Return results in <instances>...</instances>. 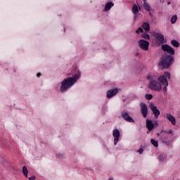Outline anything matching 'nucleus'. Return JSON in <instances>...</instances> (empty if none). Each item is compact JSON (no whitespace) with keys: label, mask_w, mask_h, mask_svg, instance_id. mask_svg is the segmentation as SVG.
Instances as JSON below:
<instances>
[{"label":"nucleus","mask_w":180,"mask_h":180,"mask_svg":"<svg viewBox=\"0 0 180 180\" xmlns=\"http://www.w3.org/2000/svg\"><path fill=\"white\" fill-rule=\"evenodd\" d=\"M68 75H71V73H69Z\"/></svg>","instance_id":"e433bc0d"},{"label":"nucleus","mask_w":180,"mask_h":180,"mask_svg":"<svg viewBox=\"0 0 180 180\" xmlns=\"http://www.w3.org/2000/svg\"><path fill=\"white\" fill-rule=\"evenodd\" d=\"M143 151H144V150L143 149V146H141L139 150H137V153H139V154H143Z\"/></svg>","instance_id":"bb28decb"},{"label":"nucleus","mask_w":180,"mask_h":180,"mask_svg":"<svg viewBox=\"0 0 180 180\" xmlns=\"http://www.w3.org/2000/svg\"><path fill=\"white\" fill-rule=\"evenodd\" d=\"M121 117L125 120V122H128L129 123H134V120L133 117L129 115V112L127 111H123L121 112Z\"/></svg>","instance_id":"423d86ee"},{"label":"nucleus","mask_w":180,"mask_h":180,"mask_svg":"<svg viewBox=\"0 0 180 180\" xmlns=\"http://www.w3.org/2000/svg\"><path fill=\"white\" fill-rule=\"evenodd\" d=\"M142 29L145 30L146 32L150 31V23L143 22L142 25Z\"/></svg>","instance_id":"a211bd4d"},{"label":"nucleus","mask_w":180,"mask_h":180,"mask_svg":"<svg viewBox=\"0 0 180 180\" xmlns=\"http://www.w3.org/2000/svg\"><path fill=\"white\" fill-rule=\"evenodd\" d=\"M58 158H63V154H58L57 155Z\"/></svg>","instance_id":"c85d7f7f"},{"label":"nucleus","mask_w":180,"mask_h":180,"mask_svg":"<svg viewBox=\"0 0 180 180\" xmlns=\"http://www.w3.org/2000/svg\"><path fill=\"white\" fill-rule=\"evenodd\" d=\"M117 92H118L117 89H113L109 90L107 92V98H108V99L110 98H113V96L117 94Z\"/></svg>","instance_id":"9b49d317"},{"label":"nucleus","mask_w":180,"mask_h":180,"mask_svg":"<svg viewBox=\"0 0 180 180\" xmlns=\"http://www.w3.org/2000/svg\"><path fill=\"white\" fill-rule=\"evenodd\" d=\"M165 160H167V156H165V155H159V160L160 162H164Z\"/></svg>","instance_id":"412c9836"},{"label":"nucleus","mask_w":180,"mask_h":180,"mask_svg":"<svg viewBox=\"0 0 180 180\" xmlns=\"http://www.w3.org/2000/svg\"><path fill=\"white\" fill-rule=\"evenodd\" d=\"M143 8L145 11H147L148 12H150L151 11V6L148 3H147V1L143 0Z\"/></svg>","instance_id":"dca6fc26"},{"label":"nucleus","mask_w":180,"mask_h":180,"mask_svg":"<svg viewBox=\"0 0 180 180\" xmlns=\"http://www.w3.org/2000/svg\"><path fill=\"white\" fill-rule=\"evenodd\" d=\"M162 50H163V51H166L170 55H163L160 58L158 65L162 68V70L169 68V67L174 64V61H175L174 56H172L175 54V49L168 44H163L162 45Z\"/></svg>","instance_id":"f257e3e1"},{"label":"nucleus","mask_w":180,"mask_h":180,"mask_svg":"<svg viewBox=\"0 0 180 180\" xmlns=\"http://www.w3.org/2000/svg\"><path fill=\"white\" fill-rule=\"evenodd\" d=\"M22 174L25 176V178H27V174H29V170H27V167H26V166H23L22 167Z\"/></svg>","instance_id":"6ab92c4d"},{"label":"nucleus","mask_w":180,"mask_h":180,"mask_svg":"<svg viewBox=\"0 0 180 180\" xmlns=\"http://www.w3.org/2000/svg\"><path fill=\"white\" fill-rule=\"evenodd\" d=\"M143 30L141 27H139L137 29V30L135 32L137 34H139V33H143Z\"/></svg>","instance_id":"a878e982"},{"label":"nucleus","mask_w":180,"mask_h":180,"mask_svg":"<svg viewBox=\"0 0 180 180\" xmlns=\"http://www.w3.org/2000/svg\"><path fill=\"white\" fill-rule=\"evenodd\" d=\"M168 79H171V75L168 72H165L164 75L159 76L158 78V81L161 83V85H164L163 92H167V86H168Z\"/></svg>","instance_id":"20e7f679"},{"label":"nucleus","mask_w":180,"mask_h":180,"mask_svg":"<svg viewBox=\"0 0 180 180\" xmlns=\"http://www.w3.org/2000/svg\"><path fill=\"white\" fill-rule=\"evenodd\" d=\"M171 44H172L174 47H179V42L175 39L171 41Z\"/></svg>","instance_id":"aec40b11"},{"label":"nucleus","mask_w":180,"mask_h":180,"mask_svg":"<svg viewBox=\"0 0 180 180\" xmlns=\"http://www.w3.org/2000/svg\"><path fill=\"white\" fill-rule=\"evenodd\" d=\"M150 143L154 147H158V141H155L154 139H150Z\"/></svg>","instance_id":"5701e85b"},{"label":"nucleus","mask_w":180,"mask_h":180,"mask_svg":"<svg viewBox=\"0 0 180 180\" xmlns=\"http://www.w3.org/2000/svg\"><path fill=\"white\" fill-rule=\"evenodd\" d=\"M151 131H150V129H148V131H147V134H148Z\"/></svg>","instance_id":"f704fd0d"},{"label":"nucleus","mask_w":180,"mask_h":180,"mask_svg":"<svg viewBox=\"0 0 180 180\" xmlns=\"http://www.w3.org/2000/svg\"><path fill=\"white\" fill-rule=\"evenodd\" d=\"M151 110H152L153 115H155V119H158V116H160V114L161 112H160V110H158V108H157V106L152 105Z\"/></svg>","instance_id":"f8f14e48"},{"label":"nucleus","mask_w":180,"mask_h":180,"mask_svg":"<svg viewBox=\"0 0 180 180\" xmlns=\"http://www.w3.org/2000/svg\"><path fill=\"white\" fill-rule=\"evenodd\" d=\"M158 136H160V134H158Z\"/></svg>","instance_id":"58836bf2"},{"label":"nucleus","mask_w":180,"mask_h":180,"mask_svg":"<svg viewBox=\"0 0 180 180\" xmlns=\"http://www.w3.org/2000/svg\"><path fill=\"white\" fill-rule=\"evenodd\" d=\"M154 124L155 126H158V122H155Z\"/></svg>","instance_id":"473e14b6"},{"label":"nucleus","mask_w":180,"mask_h":180,"mask_svg":"<svg viewBox=\"0 0 180 180\" xmlns=\"http://www.w3.org/2000/svg\"><path fill=\"white\" fill-rule=\"evenodd\" d=\"M41 73H38L37 75V77H41Z\"/></svg>","instance_id":"2f4dec72"},{"label":"nucleus","mask_w":180,"mask_h":180,"mask_svg":"<svg viewBox=\"0 0 180 180\" xmlns=\"http://www.w3.org/2000/svg\"><path fill=\"white\" fill-rule=\"evenodd\" d=\"M160 141L163 143V144H166V146L169 145V141H168V136L167 134H164V131H162L160 133Z\"/></svg>","instance_id":"1a4fd4ad"},{"label":"nucleus","mask_w":180,"mask_h":180,"mask_svg":"<svg viewBox=\"0 0 180 180\" xmlns=\"http://www.w3.org/2000/svg\"><path fill=\"white\" fill-rule=\"evenodd\" d=\"M141 36L143 39H146V40H150V34H148L147 32L142 34Z\"/></svg>","instance_id":"b1692460"},{"label":"nucleus","mask_w":180,"mask_h":180,"mask_svg":"<svg viewBox=\"0 0 180 180\" xmlns=\"http://www.w3.org/2000/svg\"><path fill=\"white\" fill-rule=\"evenodd\" d=\"M171 4V1L167 2V5H170Z\"/></svg>","instance_id":"c9c22d12"},{"label":"nucleus","mask_w":180,"mask_h":180,"mask_svg":"<svg viewBox=\"0 0 180 180\" xmlns=\"http://www.w3.org/2000/svg\"><path fill=\"white\" fill-rule=\"evenodd\" d=\"M28 179L29 180H34V179H36V176H33L29 177Z\"/></svg>","instance_id":"c756f323"},{"label":"nucleus","mask_w":180,"mask_h":180,"mask_svg":"<svg viewBox=\"0 0 180 180\" xmlns=\"http://www.w3.org/2000/svg\"><path fill=\"white\" fill-rule=\"evenodd\" d=\"M139 11H141V8L139 6V4H134L132 6V13L137 15Z\"/></svg>","instance_id":"2eb2a0df"},{"label":"nucleus","mask_w":180,"mask_h":180,"mask_svg":"<svg viewBox=\"0 0 180 180\" xmlns=\"http://www.w3.org/2000/svg\"><path fill=\"white\" fill-rule=\"evenodd\" d=\"M154 36L155 39H158V43H160V44H164V43H165V37L162 34L158 32L155 33Z\"/></svg>","instance_id":"9d476101"},{"label":"nucleus","mask_w":180,"mask_h":180,"mask_svg":"<svg viewBox=\"0 0 180 180\" xmlns=\"http://www.w3.org/2000/svg\"><path fill=\"white\" fill-rule=\"evenodd\" d=\"M134 20H136L137 19V14H134Z\"/></svg>","instance_id":"7c9ffc66"},{"label":"nucleus","mask_w":180,"mask_h":180,"mask_svg":"<svg viewBox=\"0 0 180 180\" xmlns=\"http://www.w3.org/2000/svg\"><path fill=\"white\" fill-rule=\"evenodd\" d=\"M146 79L150 80L148 88L152 91H158L160 92V91L162 89V85L161 83L157 82L155 79H153V76H151V75H148Z\"/></svg>","instance_id":"7ed1b4c3"},{"label":"nucleus","mask_w":180,"mask_h":180,"mask_svg":"<svg viewBox=\"0 0 180 180\" xmlns=\"http://www.w3.org/2000/svg\"><path fill=\"white\" fill-rule=\"evenodd\" d=\"M114 6L112 2H108L105 4V7L104 8V12H108V11H110V9Z\"/></svg>","instance_id":"f3484780"},{"label":"nucleus","mask_w":180,"mask_h":180,"mask_svg":"<svg viewBox=\"0 0 180 180\" xmlns=\"http://www.w3.org/2000/svg\"><path fill=\"white\" fill-rule=\"evenodd\" d=\"M72 74V77H68L61 82V86L60 88V92H67V91H68V89H70V88H71L74 84L79 79V77H81V72L78 70H75Z\"/></svg>","instance_id":"f03ea898"},{"label":"nucleus","mask_w":180,"mask_h":180,"mask_svg":"<svg viewBox=\"0 0 180 180\" xmlns=\"http://www.w3.org/2000/svg\"><path fill=\"white\" fill-rule=\"evenodd\" d=\"M163 132H165V133H166V134H172V130H169V131H163Z\"/></svg>","instance_id":"cd10ccee"},{"label":"nucleus","mask_w":180,"mask_h":180,"mask_svg":"<svg viewBox=\"0 0 180 180\" xmlns=\"http://www.w3.org/2000/svg\"><path fill=\"white\" fill-rule=\"evenodd\" d=\"M140 108L143 117H147V115H148V108L147 107V105L144 103H141Z\"/></svg>","instance_id":"0eeeda50"},{"label":"nucleus","mask_w":180,"mask_h":180,"mask_svg":"<svg viewBox=\"0 0 180 180\" xmlns=\"http://www.w3.org/2000/svg\"><path fill=\"white\" fill-rule=\"evenodd\" d=\"M154 122H153V120H146V127L149 131H151L153 129H154Z\"/></svg>","instance_id":"4468645a"},{"label":"nucleus","mask_w":180,"mask_h":180,"mask_svg":"<svg viewBox=\"0 0 180 180\" xmlns=\"http://www.w3.org/2000/svg\"><path fill=\"white\" fill-rule=\"evenodd\" d=\"M149 15L150 16H151L153 18V13H151L150 12H149Z\"/></svg>","instance_id":"72a5a7b5"},{"label":"nucleus","mask_w":180,"mask_h":180,"mask_svg":"<svg viewBox=\"0 0 180 180\" xmlns=\"http://www.w3.org/2000/svg\"><path fill=\"white\" fill-rule=\"evenodd\" d=\"M166 118L167 119V120H169V122L172 123V124H173V126H175L176 123V120L174 118V116H172V115L169 113L166 114Z\"/></svg>","instance_id":"ddd939ff"},{"label":"nucleus","mask_w":180,"mask_h":180,"mask_svg":"<svg viewBox=\"0 0 180 180\" xmlns=\"http://www.w3.org/2000/svg\"><path fill=\"white\" fill-rule=\"evenodd\" d=\"M138 44L141 50H143L144 51H148V46H150V42H148V41L146 39H140L138 41Z\"/></svg>","instance_id":"39448f33"},{"label":"nucleus","mask_w":180,"mask_h":180,"mask_svg":"<svg viewBox=\"0 0 180 180\" xmlns=\"http://www.w3.org/2000/svg\"><path fill=\"white\" fill-rule=\"evenodd\" d=\"M146 99L151 101L153 99V94H146Z\"/></svg>","instance_id":"393cba45"},{"label":"nucleus","mask_w":180,"mask_h":180,"mask_svg":"<svg viewBox=\"0 0 180 180\" xmlns=\"http://www.w3.org/2000/svg\"><path fill=\"white\" fill-rule=\"evenodd\" d=\"M178 19V17L176 16V15H173L172 18H171V23L172 25H174V23L176 22V20Z\"/></svg>","instance_id":"4be33fe9"},{"label":"nucleus","mask_w":180,"mask_h":180,"mask_svg":"<svg viewBox=\"0 0 180 180\" xmlns=\"http://www.w3.org/2000/svg\"><path fill=\"white\" fill-rule=\"evenodd\" d=\"M112 136L114 137V146H116L120 138V131L119 129H114L112 131Z\"/></svg>","instance_id":"6e6552de"},{"label":"nucleus","mask_w":180,"mask_h":180,"mask_svg":"<svg viewBox=\"0 0 180 180\" xmlns=\"http://www.w3.org/2000/svg\"><path fill=\"white\" fill-rule=\"evenodd\" d=\"M109 180H113V179H109Z\"/></svg>","instance_id":"4c0bfd02"}]
</instances>
